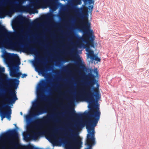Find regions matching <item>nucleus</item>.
Here are the masks:
<instances>
[{"label":"nucleus","instance_id":"nucleus-18","mask_svg":"<svg viewBox=\"0 0 149 149\" xmlns=\"http://www.w3.org/2000/svg\"><path fill=\"white\" fill-rule=\"evenodd\" d=\"M48 130L49 133V136L51 137L53 136L55 132L54 129L51 127H49Z\"/></svg>","mask_w":149,"mask_h":149},{"label":"nucleus","instance_id":"nucleus-12","mask_svg":"<svg viewBox=\"0 0 149 149\" xmlns=\"http://www.w3.org/2000/svg\"><path fill=\"white\" fill-rule=\"evenodd\" d=\"M25 52H29L35 54L38 53V51L37 49L33 47H28L27 48L25 49Z\"/></svg>","mask_w":149,"mask_h":149},{"label":"nucleus","instance_id":"nucleus-23","mask_svg":"<svg viewBox=\"0 0 149 149\" xmlns=\"http://www.w3.org/2000/svg\"><path fill=\"white\" fill-rule=\"evenodd\" d=\"M23 10L24 12H28L29 11V7L27 6H24L23 7Z\"/></svg>","mask_w":149,"mask_h":149},{"label":"nucleus","instance_id":"nucleus-29","mask_svg":"<svg viewBox=\"0 0 149 149\" xmlns=\"http://www.w3.org/2000/svg\"><path fill=\"white\" fill-rule=\"evenodd\" d=\"M27 74H22V78H23L24 77H26L27 76Z\"/></svg>","mask_w":149,"mask_h":149},{"label":"nucleus","instance_id":"nucleus-39","mask_svg":"<svg viewBox=\"0 0 149 149\" xmlns=\"http://www.w3.org/2000/svg\"><path fill=\"white\" fill-rule=\"evenodd\" d=\"M3 5H4V3H3Z\"/></svg>","mask_w":149,"mask_h":149},{"label":"nucleus","instance_id":"nucleus-16","mask_svg":"<svg viewBox=\"0 0 149 149\" xmlns=\"http://www.w3.org/2000/svg\"><path fill=\"white\" fill-rule=\"evenodd\" d=\"M69 113L71 116L77 118L81 116L82 115V114H77L76 113L74 109H73L71 111L69 112Z\"/></svg>","mask_w":149,"mask_h":149},{"label":"nucleus","instance_id":"nucleus-36","mask_svg":"<svg viewBox=\"0 0 149 149\" xmlns=\"http://www.w3.org/2000/svg\"><path fill=\"white\" fill-rule=\"evenodd\" d=\"M20 114L22 116L23 115V113H22V112H20Z\"/></svg>","mask_w":149,"mask_h":149},{"label":"nucleus","instance_id":"nucleus-1","mask_svg":"<svg viewBox=\"0 0 149 149\" xmlns=\"http://www.w3.org/2000/svg\"><path fill=\"white\" fill-rule=\"evenodd\" d=\"M87 77L89 81L86 86L81 89L79 94L74 98V99L77 101L85 100L90 104L91 107L90 110L86 113V115L89 117L88 120H93L95 117L94 116L95 113H93L91 116L87 114L91 109L94 110L95 112L97 111L100 113L99 111L96 110L93 107V105L95 103H97L101 98V95L99 89V85L97 84L96 87L93 86L96 81L95 76L91 73H89Z\"/></svg>","mask_w":149,"mask_h":149},{"label":"nucleus","instance_id":"nucleus-4","mask_svg":"<svg viewBox=\"0 0 149 149\" xmlns=\"http://www.w3.org/2000/svg\"><path fill=\"white\" fill-rule=\"evenodd\" d=\"M79 22L81 24L79 28L84 33V36L81 38V40L86 42L91 47L94 48L95 39L94 31L91 29V24L88 22V18L84 17V19L80 21Z\"/></svg>","mask_w":149,"mask_h":149},{"label":"nucleus","instance_id":"nucleus-28","mask_svg":"<svg viewBox=\"0 0 149 149\" xmlns=\"http://www.w3.org/2000/svg\"><path fill=\"white\" fill-rule=\"evenodd\" d=\"M19 18L20 19H21V20H22V19H25L26 22H27L28 21V20L26 19L23 16H21L20 17H19Z\"/></svg>","mask_w":149,"mask_h":149},{"label":"nucleus","instance_id":"nucleus-8","mask_svg":"<svg viewBox=\"0 0 149 149\" xmlns=\"http://www.w3.org/2000/svg\"><path fill=\"white\" fill-rule=\"evenodd\" d=\"M17 11V7L15 6H12L8 11L4 9H2L0 11V17L3 18L4 17L5 14L10 15Z\"/></svg>","mask_w":149,"mask_h":149},{"label":"nucleus","instance_id":"nucleus-22","mask_svg":"<svg viewBox=\"0 0 149 149\" xmlns=\"http://www.w3.org/2000/svg\"><path fill=\"white\" fill-rule=\"evenodd\" d=\"M92 60H95L97 61L100 62V59L98 58L97 56L95 55L94 57H93V58Z\"/></svg>","mask_w":149,"mask_h":149},{"label":"nucleus","instance_id":"nucleus-37","mask_svg":"<svg viewBox=\"0 0 149 149\" xmlns=\"http://www.w3.org/2000/svg\"><path fill=\"white\" fill-rule=\"evenodd\" d=\"M64 61L65 62H66L67 61Z\"/></svg>","mask_w":149,"mask_h":149},{"label":"nucleus","instance_id":"nucleus-6","mask_svg":"<svg viewBox=\"0 0 149 149\" xmlns=\"http://www.w3.org/2000/svg\"><path fill=\"white\" fill-rule=\"evenodd\" d=\"M70 144L71 147L79 148L82 144V139L77 134L74 133L70 137Z\"/></svg>","mask_w":149,"mask_h":149},{"label":"nucleus","instance_id":"nucleus-9","mask_svg":"<svg viewBox=\"0 0 149 149\" xmlns=\"http://www.w3.org/2000/svg\"><path fill=\"white\" fill-rule=\"evenodd\" d=\"M8 57L10 59V62L14 66L15 65L19 66L20 64V62L18 55L13 54V55L10 54H8Z\"/></svg>","mask_w":149,"mask_h":149},{"label":"nucleus","instance_id":"nucleus-7","mask_svg":"<svg viewBox=\"0 0 149 149\" xmlns=\"http://www.w3.org/2000/svg\"><path fill=\"white\" fill-rule=\"evenodd\" d=\"M12 38H7L5 40L1 43V44L3 47L7 49H19L20 47L18 43L16 42H14Z\"/></svg>","mask_w":149,"mask_h":149},{"label":"nucleus","instance_id":"nucleus-11","mask_svg":"<svg viewBox=\"0 0 149 149\" xmlns=\"http://www.w3.org/2000/svg\"><path fill=\"white\" fill-rule=\"evenodd\" d=\"M0 30L7 36L10 37L17 34V33H14L12 32L8 31L3 26H0Z\"/></svg>","mask_w":149,"mask_h":149},{"label":"nucleus","instance_id":"nucleus-24","mask_svg":"<svg viewBox=\"0 0 149 149\" xmlns=\"http://www.w3.org/2000/svg\"><path fill=\"white\" fill-rule=\"evenodd\" d=\"M77 65L79 66H82V65L81 61L79 58H78V59Z\"/></svg>","mask_w":149,"mask_h":149},{"label":"nucleus","instance_id":"nucleus-13","mask_svg":"<svg viewBox=\"0 0 149 149\" xmlns=\"http://www.w3.org/2000/svg\"><path fill=\"white\" fill-rule=\"evenodd\" d=\"M10 74L11 76L16 77L18 79L19 78L20 75H22L21 72H17L15 69L11 70Z\"/></svg>","mask_w":149,"mask_h":149},{"label":"nucleus","instance_id":"nucleus-38","mask_svg":"<svg viewBox=\"0 0 149 149\" xmlns=\"http://www.w3.org/2000/svg\"><path fill=\"white\" fill-rule=\"evenodd\" d=\"M58 63V62H56V63H57V64Z\"/></svg>","mask_w":149,"mask_h":149},{"label":"nucleus","instance_id":"nucleus-25","mask_svg":"<svg viewBox=\"0 0 149 149\" xmlns=\"http://www.w3.org/2000/svg\"><path fill=\"white\" fill-rule=\"evenodd\" d=\"M83 1L84 2H86L88 1L89 4L94 3V1L93 0H83Z\"/></svg>","mask_w":149,"mask_h":149},{"label":"nucleus","instance_id":"nucleus-3","mask_svg":"<svg viewBox=\"0 0 149 149\" xmlns=\"http://www.w3.org/2000/svg\"><path fill=\"white\" fill-rule=\"evenodd\" d=\"M93 113H95V118L93 120H88L86 123L88 134L85 144L87 147L85 149H92V147L96 143L94 127L96 126L99 120L100 113L97 111L95 112L94 110L91 109L87 114L91 116Z\"/></svg>","mask_w":149,"mask_h":149},{"label":"nucleus","instance_id":"nucleus-14","mask_svg":"<svg viewBox=\"0 0 149 149\" xmlns=\"http://www.w3.org/2000/svg\"><path fill=\"white\" fill-rule=\"evenodd\" d=\"M51 66L49 65H47L42 68H38V70L43 75L45 74L46 71L49 70L51 69Z\"/></svg>","mask_w":149,"mask_h":149},{"label":"nucleus","instance_id":"nucleus-31","mask_svg":"<svg viewBox=\"0 0 149 149\" xmlns=\"http://www.w3.org/2000/svg\"><path fill=\"white\" fill-rule=\"evenodd\" d=\"M88 7L89 10H90V8H91V9L92 10L93 8V6H89Z\"/></svg>","mask_w":149,"mask_h":149},{"label":"nucleus","instance_id":"nucleus-27","mask_svg":"<svg viewBox=\"0 0 149 149\" xmlns=\"http://www.w3.org/2000/svg\"><path fill=\"white\" fill-rule=\"evenodd\" d=\"M5 71V68L3 67H0V72H4Z\"/></svg>","mask_w":149,"mask_h":149},{"label":"nucleus","instance_id":"nucleus-30","mask_svg":"<svg viewBox=\"0 0 149 149\" xmlns=\"http://www.w3.org/2000/svg\"><path fill=\"white\" fill-rule=\"evenodd\" d=\"M45 17L46 18H49L50 17V16L49 15H47L45 16Z\"/></svg>","mask_w":149,"mask_h":149},{"label":"nucleus","instance_id":"nucleus-32","mask_svg":"<svg viewBox=\"0 0 149 149\" xmlns=\"http://www.w3.org/2000/svg\"><path fill=\"white\" fill-rule=\"evenodd\" d=\"M38 63H39V61H36H36H35V63H34V64L35 65L36 64L37 65V64H38Z\"/></svg>","mask_w":149,"mask_h":149},{"label":"nucleus","instance_id":"nucleus-33","mask_svg":"<svg viewBox=\"0 0 149 149\" xmlns=\"http://www.w3.org/2000/svg\"><path fill=\"white\" fill-rule=\"evenodd\" d=\"M77 44L78 46H79L81 45L82 44L81 42H78L77 43Z\"/></svg>","mask_w":149,"mask_h":149},{"label":"nucleus","instance_id":"nucleus-10","mask_svg":"<svg viewBox=\"0 0 149 149\" xmlns=\"http://www.w3.org/2000/svg\"><path fill=\"white\" fill-rule=\"evenodd\" d=\"M51 115H48L47 116L43 117L42 119L38 118L35 121V123L36 124H39L42 122L47 123L50 120H54V119L52 118Z\"/></svg>","mask_w":149,"mask_h":149},{"label":"nucleus","instance_id":"nucleus-35","mask_svg":"<svg viewBox=\"0 0 149 149\" xmlns=\"http://www.w3.org/2000/svg\"><path fill=\"white\" fill-rule=\"evenodd\" d=\"M38 19H36V20L34 22L35 23H37V21H38Z\"/></svg>","mask_w":149,"mask_h":149},{"label":"nucleus","instance_id":"nucleus-15","mask_svg":"<svg viewBox=\"0 0 149 149\" xmlns=\"http://www.w3.org/2000/svg\"><path fill=\"white\" fill-rule=\"evenodd\" d=\"M86 51L88 52V53L87 54L88 57L91 60L93 58V57L95 55L94 54L93 51L90 50L88 47L86 49Z\"/></svg>","mask_w":149,"mask_h":149},{"label":"nucleus","instance_id":"nucleus-19","mask_svg":"<svg viewBox=\"0 0 149 149\" xmlns=\"http://www.w3.org/2000/svg\"><path fill=\"white\" fill-rule=\"evenodd\" d=\"M41 134L40 132H33V134L31 136V137L33 139L36 140V139L38 136Z\"/></svg>","mask_w":149,"mask_h":149},{"label":"nucleus","instance_id":"nucleus-34","mask_svg":"<svg viewBox=\"0 0 149 149\" xmlns=\"http://www.w3.org/2000/svg\"><path fill=\"white\" fill-rule=\"evenodd\" d=\"M4 94H1L0 95V97L3 98L4 97Z\"/></svg>","mask_w":149,"mask_h":149},{"label":"nucleus","instance_id":"nucleus-17","mask_svg":"<svg viewBox=\"0 0 149 149\" xmlns=\"http://www.w3.org/2000/svg\"><path fill=\"white\" fill-rule=\"evenodd\" d=\"M84 123L81 121H80L76 123L74 126V127L76 129H79L82 128L84 126Z\"/></svg>","mask_w":149,"mask_h":149},{"label":"nucleus","instance_id":"nucleus-5","mask_svg":"<svg viewBox=\"0 0 149 149\" xmlns=\"http://www.w3.org/2000/svg\"><path fill=\"white\" fill-rule=\"evenodd\" d=\"M46 85L45 81L43 80L41 83L38 85L37 92V100L33 104V107L35 110L32 114L33 116L42 114L46 112V107H42V103L45 99L46 96L44 94L43 91Z\"/></svg>","mask_w":149,"mask_h":149},{"label":"nucleus","instance_id":"nucleus-21","mask_svg":"<svg viewBox=\"0 0 149 149\" xmlns=\"http://www.w3.org/2000/svg\"><path fill=\"white\" fill-rule=\"evenodd\" d=\"M57 0H50L49 3L51 6L54 7L56 5Z\"/></svg>","mask_w":149,"mask_h":149},{"label":"nucleus","instance_id":"nucleus-20","mask_svg":"<svg viewBox=\"0 0 149 149\" xmlns=\"http://www.w3.org/2000/svg\"><path fill=\"white\" fill-rule=\"evenodd\" d=\"M48 2L47 0H40L37 2L38 4L41 5H43Z\"/></svg>","mask_w":149,"mask_h":149},{"label":"nucleus","instance_id":"nucleus-2","mask_svg":"<svg viewBox=\"0 0 149 149\" xmlns=\"http://www.w3.org/2000/svg\"><path fill=\"white\" fill-rule=\"evenodd\" d=\"M7 82L9 85L5 91L8 92L7 95L8 97L4 98L3 100L0 101V104L3 106L0 107V115L2 120L5 117L10 120L12 110L9 105L14 103L18 99L15 89L17 88L19 81L16 79H10Z\"/></svg>","mask_w":149,"mask_h":149},{"label":"nucleus","instance_id":"nucleus-26","mask_svg":"<svg viewBox=\"0 0 149 149\" xmlns=\"http://www.w3.org/2000/svg\"><path fill=\"white\" fill-rule=\"evenodd\" d=\"M93 72L96 74V76H97L98 75V72L97 69H95L94 70Z\"/></svg>","mask_w":149,"mask_h":149}]
</instances>
